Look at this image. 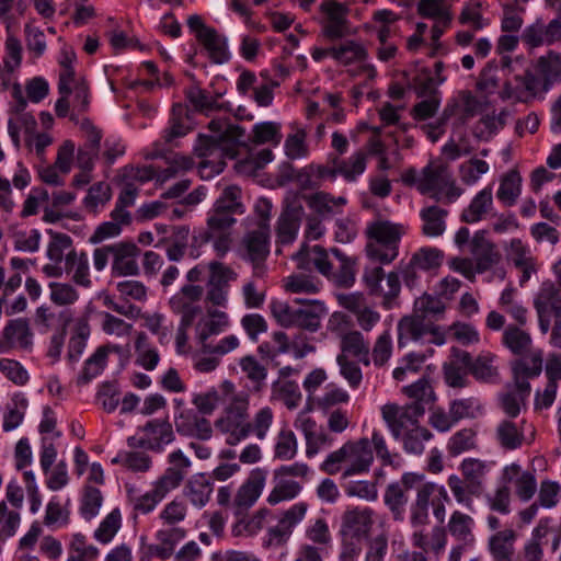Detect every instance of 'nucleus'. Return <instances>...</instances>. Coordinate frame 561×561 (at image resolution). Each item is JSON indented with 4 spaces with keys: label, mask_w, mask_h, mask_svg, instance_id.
<instances>
[{
    "label": "nucleus",
    "mask_w": 561,
    "mask_h": 561,
    "mask_svg": "<svg viewBox=\"0 0 561 561\" xmlns=\"http://www.w3.org/2000/svg\"><path fill=\"white\" fill-rule=\"evenodd\" d=\"M437 484L425 474L404 472L399 480L385 488L383 503L397 523L409 522L412 528H424L431 522V499Z\"/></svg>",
    "instance_id": "nucleus-1"
},
{
    "label": "nucleus",
    "mask_w": 561,
    "mask_h": 561,
    "mask_svg": "<svg viewBox=\"0 0 561 561\" xmlns=\"http://www.w3.org/2000/svg\"><path fill=\"white\" fill-rule=\"evenodd\" d=\"M405 232L407 228L402 224L389 220L369 222L365 231L369 240L366 244L367 256L381 264L393 262L399 254V243Z\"/></svg>",
    "instance_id": "nucleus-2"
},
{
    "label": "nucleus",
    "mask_w": 561,
    "mask_h": 561,
    "mask_svg": "<svg viewBox=\"0 0 561 561\" xmlns=\"http://www.w3.org/2000/svg\"><path fill=\"white\" fill-rule=\"evenodd\" d=\"M244 205L241 202V190L236 185L224 188L208 211L207 229L210 231H230L237 222V216L243 215Z\"/></svg>",
    "instance_id": "nucleus-3"
},
{
    "label": "nucleus",
    "mask_w": 561,
    "mask_h": 561,
    "mask_svg": "<svg viewBox=\"0 0 561 561\" xmlns=\"http://www.w3.org/2000/svg\"><path fill=\"white\" fill-rule=\"evenodd\" d=\"M249 397L234 396L225 409L224 414L215 422L218 431L227 435L228 445H237L250 436Z\"/></svg>",
    "instance_id": "nucleus-4"
},
{
    "label": "nucleus",
    "mask_w": 561,
    "mask_h": 561,
    "mask_svg": "<svg viewBox=\"0 0 561 561\" xmlns=\"http://www.w3.org/2000/svg\"><path fill=\"white\" fill-rule=\"evenodd\" d=\"M535 69L542 77L541 79L530 69H527L523 76L515 77V80L520 82L531 95L537 94L540 85L543 91H548L554 82L561 81V53L550 50L547 55L540 56Z\"/></svg>",
    "instance_id": "nucleus-5"
},
{
    "label": "nucleus",
    "mask_w": 561,
    "mask_h": 561,
    "mask_svg": "<svg viewBox=\"0 0 561 561\" xmlns=\"http://www.w3.org/2000/svg\"><path fill=\"white\" fill-rule=\"evenodd\" d=\"M187 26L198 43L206 49L211 62L221 65L229 61L230 54L227 38L220 35L216 28L206 25L201 15H190Z\"/></svg>",
    "instance_id": "nucleus-6"
},
{
    "label": "nucleus",
    "mask_w": 561,
    "mask_h": 561,
    "mask_svg": "<svg viewBox=\"0 0 561 561\" xmlns=\"http://www.w3.org/2000/svg\"><path fill=\"white\" fill-rule=\"evenodd\" d=\"M311 167L320 186L323 181H333L339 174L346 181L352 182L365 171L366 154L358 151L351 156L348 160H342L339 156L330 154L327 164H311Z\"/></svg>",
    "instance_id": "nucleus-7"
},
{
    "label": "nucleus",
    "mask_w": 561,
    "mask_h": 561,
    "mask_svg": "<svg viewBox=\"0 0 561 561\" xmlns=\"http://www.w3.org/2000/svg\"><path fill=\"white\" fill-rule=\"evenodd\" d=\"M267 476V469L261 467L254 468L237 490L232 499L231 510L239 522L244 520L249 510L261 496Z\"/></svg>",
    "instance_id": "nucleus-8"
},
{
    "label": "nucleus",
    "mask_w": 561,
    "mask_h": 561,
    "mask_svg": "<svg viewBox=\"0 0 561 561\" xmlns=\"http://www.w3.org/2000/svg\"><path fill=\"white\" fill-rule=\"evenodd\" d=\"M244 259L253 267V276L262 278L266 272V259L270 254V229L263 224L256 230L248 232L243 238Z\"/></svg>",
    "instance_id": "nucleus-9"
},
{
    "label": "nucleus",
    "mask_w": 561,
    "mask_h": 561,
    "mask_svg": "<svg viewBox=\"0 0 561 561\" xmlns=\"http://www.w3.org/2000/svg\"><path fill=\"white\" fill-rule=\"evenodd\" d=\"M560 289L551 280L541 284L539 291L534 299V308L537 312L539 329L547 334L550 329V319H561V295Z\"/></svg>",
    "instance_id": "nucleus-10"
},
{
    "label": "nucleus",
    "mask_w": 561,
    "mask_h": 561,
    "mask_svg": "<svg viewBox=\"0 0 561 561\" xmlns=\"http://www.w3.org/2000/svg\"><path fill=\"white\" fill-rule=\"evenodd\" d=\"M309 505L298 502L282 512L277 525L270 527L266 533V547H283L287 543L295 527L305 518Z\"/></svg>",
    "instance_id": "nucleus-11"
},
{
    "label": "nucleus",
    "mask_w": 561,
    "mask_h": 561,
    "mask_svg": "<svg viewBox=\"0 0 561 561\" xmlns=\"http://www.w3.org/2000/svg\"><path fill=\"white\" fill-rule=\"evenodd\" d=\"M320 11L324 14L321 32L327 39L336 41L348 34V9L345 5L335 0H324Z\"/></svg>",
    "instance_id": "nucleus-12"
},
{
    "label": "nucleus",
    "mask_w": 561,
    "mask_h": 561,
    "mask_svg": "<svg viewBox=\"0 0 561 561\" xmlns=\"http://www.w3.org/2000/svg\"><path fill=\"white\" fill-rule=\"evenodd\" d=\"M304 214V206L297 197L285 199L276 226L278 243L290 244L296 240Z\"/></svg>",
    "instance_id": "nucleus-13"
},
{
    "label": "nucleus",
    "mask_w": 561,
    "mask_h": 561,
    "mask_svg": "<svg viewBox=\"0 0 561 561\" xmlns=\"http://www.w3.org/2000/svg\"><path fill=\"white\" fill-rule=\"evenodd\" d=\"M557 12L558 16L547 25L537 20L534 24L526 26L520 36L522 42L531 48L561 42V2Z\"/></svg>",
    "instance_id": "nucleus-14"
},
{
    "label": "nucleus",
    "mask_w": 561,
    "mask_h": 561,
    "mask_svg": "<svg viewBox=\"0 0 561 561\" xmlns=\"http://www.w3.org/2000/svg\"><path fill=\"white\" fill-rule=\"evenodd\" d=\"M373 515V510L368 507H354L345 511L340 529L343 540L367 538L374 525Z\"/></svg>",
    "instance_id": "nucleus-15"
},
{
    "label": "nucleus",
    "mask_w": 561,
    "mask_h": 561,
    "mask_svg": "<svg viewBox=\"0 0 561 561\" xmlns=\"http://www.w3.org/2000/svg\"><path fill=\"white\" fill-rule=\"evenodd\" d=\"M470 252L476 263V272L482 274L497 265L502 259L496 245L486 238L485 230L477 231L470 241Z\"/></svg>",
    "instance_id": "nucleus-16"
},
{
    "label": "nucleus",
    "mask_w": 561,
    "mask_h": 561,
    "mask_svg": "<svg viewBox=\"0 0 561 561\" xmlns=\"http://www.w3.org/2000/svg\"><path fill=\"white\" fill-rule=\"evenodd\" d=\"M169 462L172 465L158 479L153 490L158 496L164 497L171 490L176 489L183 481L191 461L178 449L169 455Z\"/></svg>",
    "instance_id": "nucleus-17"
},
{
    "label": "nucleus",
    "mask_w": 561,
    "mask_h": 561,
    "mask_svg": "<svg viewBox=\"0 0 561 561\" xmlns=\"http://www.w3.org/2000/svg\"><path fill=\"white\" fill-rule=\"evenodd\" d=\"M470 353L458 347H451L449 360L443 365L444 380L448 387L466 388L469 386Z\"/></svg>",
    "instance_id": "nucleus-18"
},
{
    "label": "nucleus",
    "mask_w": 561,
    "mask_h": 561,
    "mask_svg": "<svg viewBox=\"0 0 561 561\" xmlns=\"http://www.w3.org/2000/svg\"><path fill=\"white\" fill-rule=\"evenodd\" d=\"M176 432L186 437L207 440L213 435L210 422L194 410H183L174 419Z\"/></svg>",
    "instance_id": "nucleus-19"
},
{
    "label": "nucleus",
    "mask_w": 561,
    "mask_h": 561,
    "mask_svg": "<svg viewBox=\"0 0 561 561\" xmlns=\"http://www.w3.org/2000/svg\"><path fill=\"white\" fill-rule=\"evenodd\" d=\"M298 306L296 324L309 332H317L321 327V318L327 314V308L320 300L299 299L293 300Z\"/></svg>",
    "instance_id": "nucleus-20"
},
{
    "label": "nucleus",
    "mask_w": 561,
    "mask_h": 561,
    "mask_svg": "<svg viewBox=\"0 0 561 561\" xmlns=\"http://www.w3.org/2000/svg\"><path fill=\"white\" fill-rule=\"evenodd\" d=\"M140 249L131 242H119L114 244V260L112 265L113 275L134 276L139 274L136 257Z\"/></svg>",
    "instance_id": "nucleus-21"
},
{
    "label": "nucleus",
    "mask_w": 561,
    "mask_h": 561,
    "mask_svg": "<svg viewBox=\"0 0 561 561\" xmlns=\"http://www.w3.org/2000/svg\"><path fill=\"white\" fill-rule=\"evenodd\" d=\"M347 445H351V450H347V461H350V465L344 470L343 477L346 478L354 474L367 472L374 460V455L370 448L369 439L363 437L357 442H347Z\"/></svg>",
    "instance_id": "nucleus-22"
},
{
    "label": "nucleus",
    "mask_w": 561,
    "mask_h": 561,
    "mask_svg": "<svg viewBox=\"0 0 561 561\" xmlns=\"http://www.w3.org/2000/svg\"><path fill=\"white\" fill-rule=\"evenodd\" d=\"M431 320H424L412 313L404 316L398 322V346L405 347L410 342H419L428 334Z\"/></svg>",
    "instance_id": "nucleus-23"
},
{
    "label": "nucleus",
    "mask_w": 561,
    "mask_h": 561,
    "mask_svg": "<svg viewBox=\"0 0 561 561\" xmlns=\"http://www.w3.org/2000/svg\"><path fill=\"white\" fill-rule=\"evenodd\" d=\"M448 170L443 164L428 163L422 169L421 178L417 182V190L421 194L433 193V197L438 201V194L448 183Z\"/></svg>",
    "instance_id": "nucleus-24"
},
{
    "label": "nucleus",
    "mask_w": 561,
    "mask_h": 561,
    "mask_svg": "<svg viewBox=\"0 0 561 561\" xmlns=\"http://www.w3.org/2000/svg\"><path fill=\"white\" fill-rule=\"evenodd\" d=\"M297 261L298 268L310 271L313 266L324 276H329L331 273V263L328 257L325 249L321 245H314L312 249H308L306 244L294 255Z\"/></svg>",
    "instance_id": "nucleus-25"
},
{
    "label": "nucleus",
    "mask_w": 561,
    "mask_h": 561,
    "mask_svg": "<svg viewBox=\"0 0 561 561\" xmlns=\"http://www.w3.org/2000/svg\"><path fill=\"white\" fill-rule=\"evenodd\" d=\"M517 534L514 529L497 530L488 540V549L494 561H512Z\"/></svg>",
    "instance_id": "nucleus-26"
},
{
    "label": "nucleus",
    "mask_w": 561,
    "mask_h": 561,
    "mask_svg": "<svg viewBox=\"0 0 561 561\" xmlns=\"http://www.w3.org/2000/svg\"><path fill=\"white\" fill-rule=\"evenodd\" d=\"M214 490V484L205 473H196L192 476L183 490L184 495L196 507H204L210 499Z\"/></svg>",
    "instance_id": "nucleus-27"
},
{
    "label": "nucleus",
    "mask_w": 561,
    "mask_h": 561,
    "mask_svg": "<svg viewBox=\"0 0 561 561\" xmlns=\"http://www.w3.org/2000/svg\"><path fill=\"white\" fill-rule=\"evenodd\" d=\"M191 111L186 105L182 103L173 104L169 119L170 126L164 130L163 135L165 142H171L175 138L185 136L191 130Z\"/></svg>",
    "instance_id": "nucleus-28"
},
{
    "label": "nucleus",
    "mask_w": 561,
    "mask_h": 561,
    "mask_svg": "<svg viewBox=\"0 0 561 561\" xmlns=\"http://www.w3.org/2000/svg\"><path fill=\"white\" fill-rule=\"evenodd\" d=\"M194 153L199 158L210 157L219 153L221 157L234 159L238 151L234 148L225 146L220 136H207L199 134L194 146Z\"/></svg>",
    "instance_id": "nucleus-29"
},
{
    "label": "nucleus",
    "mask_w": 561,
    "mask_h": 561,
    "mask_svg": "<svg viewBox=\"0 0 561 561\" xmlns=\"http://www.w3.org/2000/svg\"><path fill=\"white\" fill-rule=\"evenodd\" d=\"M495 358L496 356L490 352H482L474 359L470 355L469 374L478 381H495L499 377L497 367L494 365Z\"/></svg>",
    "instance_id": "nucleus-30"
},
{
    "label": "nucleus",
    "mask_w": 561,
    "mask_h": 561,
    "mask_svg": "<svg viewBox=\"0 0 561 561\" xmlns=\"http://www.w3.org/2000/svg\"><path fill=\"white\" fill-rule=\"evenodd\" d=\"M493 204L492 188L485 187L480 191L471 201L469 206L461 213L460 219L466 224L480 221L491 209Z\"/></svg>",
    "instance_id": "nucleus-31"
},
{
    "label": "nucleus",
    "mask_w": 561,
    "mask_h": 561,
    "mask_svg": "<svg viewBox=\"0 0 561 561\" xmlns=\"http://www.w3.org/2000/svg\"><path fill=\"white\" fill-rule=\"evenodd\" d=\"M502 343L514 355H524L530 350L533 340L528 332L518 325L510 324L504 329Z\"/></svg>",
    "instance_id": "nucleus-32"
},
{
    "label": "nucleus",
    "mask_w": 561,
    "mask_h": 561,
    "mask_svg": "<svg viewBox=\"0 0 561 561\" xmlns=\"http://www.w3.org/2000/svg\"><path fill=\"white\" fill-rule=\"evenodd\" d=\"M341 348L343 353L358 358L364 365H369V342L359 331L344 333L341 337Z\"/></svg>",
    "instance_id": "nucleus-33"
},
{
    "label": "nucleus",
    "mask_w": 561,
    "mask_h": 561,
    "mask_svg": "<svg viewBox=\"0 0 561 561\" xmlns=\"http://www.w3.org/2000/svg\"><path fill=\"white\" fill-rule=\"evenodd\" d=\"M5 341L10 346L27 348L31 344L32 333L26 319L9 321L3 330Z\"/></svg>",
    "instance_id": "nucleus-34"
},
{
    "label": "nucleus",
    "mask_w": 561,
    "mask_h": 561,
    "mask_svg": "<svg viewBox=\"0 0 561 561\" xmlns=\"http://www.w3.org/2000/svg\"><path fill=\"white\" fill-rule=\"evenodd\" d=\"M522 191V176L515 169L508 171L501 180L496 197L505 206H513Z\"/></svg>",
    "instance_id": "nucleus-35"
},
{
    "label": "nucleus",
    "mask_w": 561,
    "mask_h": 561,
    "mask_svg": "<svg viewBox=\"0 0 561 561\" xmlns=\"http://www.w3.org/2000/svg\"><path fill=\"white\" fill-rule=\"evenodd\" d=\"M461 471L466 480V488L469 494L480 495L482 491V479L485 473V465L478 459H465L461 463Z\"/></svg>",
    "instance_id": "nucleus-36"
},
{
    "label": "nucleus",
    "mask_w": 561,
    "mask_h": 561,
    "mask_svg": "<svg viewBox=\"0 0 561 561\" xmlns=\"http://www.w3.org/2000/svg\"><path fill=\"white\" fill-rule=\"evenodd\" d=\"M448 215L446 209L438 206H430L421 210L423 220L422 232L427 237H438L445 231V217Z\"/></svg>",
    "instance_id": "nucleus-37"
},
{
    "label": "nucleus",
    "mask_w": 561,
    "mask_h": 561,
    "mask_svg": "<svg viewBox=\"0 0 561 561\" xmlns=\"http://www.w3.org/2000/svg\"><path fill=\"white\" fill-rule=\"evenodd\" d=\"M108 351V346H100L95 353L85 360L84 367L77 379L78 386L89 383L93 378L99 376L104 370L107 362Z\"/></svg>",
    "instance_id": "nucleus-38"
},
{
    "label": "nucleus",
    "mask_w": 561,
    "mask_h": 561,
    "mask_svg": "<svg viewBox=\"0 0 561 561\" xmlns=\"http://www.w3.org/2000/svg\"><path fill=\"white\" fill-rule=\"evenodd\" d=\"M446 310L445 304L440 298L424 293L414 301L413 313L424 320H438Z\"/></svg>",
    "instance_id": "nucleus-39"
},
{
    "label": "nucleus",
    "mask_w": 561,
    "mask_h": 561,
    "mask_svg": "<svg viewBox=\"0 0 561 561\" xmlns=\"http://www.w3.org/2000/svg\"><path fill=\"white\" fill-rule=\"evenodd\" d=\"M367 57L368 53L366 48L353 39L345 41L334 46V60L343 66L364 61Z\"/></svg>",
    "instance_id": "nucleus-40"
},
{
    "label": "nucleus",
    "mask_w": 561,
    "mask_h": 561,
    "mask_svg": "<svg viewBox=\"0 0 561 561\" xmlns=\"http://www.w3.org/2000/svg\"><path fill=\"white\" fill-rule=\"evenodd\" d=\"M433 434L423 426L416 425L401 433L403 449L408 454L421 455L424 451V442L430 440Z\"/></svg>",
    "instance_id": "nucleus-41"
},
{
    "label": "nucleus",
    "mask_w": 561,
    "mask_h": 561,
    "mask_svg": "<svg viewBox=\"0 0 561 561\" xmlns=\"http://www.w3.org/2000/svg\"><path fill=\"white\" fill-rule=\"evenodd\" d=\"M496 439L506 450L519 448L525 439L524 433L511 421H502L496 428Z\"/></svg>",
    "instance_id": "nucleus-42"
},
{
    "label": "nucleus",
    "mask_w": 561,
    "mask_h": 561,
    "mask_svg": "<svg viewBox=\"0 0 561 561\" xmlns=\"http://www.w3.org/2000/svg\"><path fill=\"white\" fill-rule=\"evenodd\" d=\"M316 423L311 419H307L302 423L305 437L307 440V456L311 457L318 453L322 446H330L333 443V438L324 431L314 432Z\"/></svg>",
    "instance_id": "nucleus-43"
},
{
    "label": "nucleus",
    "mask_w": 561,
    "mask_h": 561,
    "mask_svg": "<svg viewBox=\"0 0 561 561\" xmlns=\"http://www.w3.org/2000/svg\"><path fill=\"white\" fill-rule=\"evenodd\" d=\"M499 65L495 60H490L480 71L477 83L476 91L483 96H489L493 94L499 88L500 80L496 76Z\"/></svg>",
    "instance_id": "nucleus-44"
},
{
    "label": "nucleus",
    "mask_w": 561,
    "mask_h": 561,
    "mask_svg": "<svg viewBox=\"0 0 561 561\" xmlns=\"http://www.w3.org/2000/svg\"><path fill=\"white\" fill-rule=\"evenodd\" d=\"M220 96V93L216 94V96H211L207 91L201 89L198 85H192L185 91V98L193 105L196 112H207L220 108L217 104V99Z\"/></svg>",
    "instance_id": "nucleus-45"
},
{
    "label": "nucleus",
    "mask_w": 561,
    "mask_h": 561,
    "mask_svg": "<svg viewBox=\"0 0 561 561\" xmlns=\"http://www.w3.org/2000/svg\"><path fill=\"white\" fill-rule=\"evenodd\" d=\"M239 365L248 379L253 382L254 389L256 391H261L265 386V379L267 377L266 367L261 365L259 360L252 355L242 357Z\"/></svg>",
    "instance_id": "nucleus-46"
},
{
    "label": "nucleus",
    "mask_w": 561,
    "mask_h": 561,
    "mask_svg": "<svg viewBox=\"0 0 561 561\" xmlns=\"http://www.w3.org/2000/svg\"><path fill=\"white\" fill-rule=\"evenodd\" d=\"M211 240H214V249L217 254L224 256L230 249L231 232L204 230L194 236V242L199 247Z\"/></svg>",
    "instance_id": "nucleus-47"
},
{
    "label": "nucleus",
    "mask_w": 561,
    "mask_h": 561,
    "mask_svg": "<svg viewBox=\"0 0 561 561\" xmlns=\"http://www.w3.org/2000/svg\"><path fill=\"white\" fill-rule=\"evenodd\" d=\"M209 279L207 286H214L228 290L229 283L237 279V273L221 262L211 261L208 264Z\"/></svg>",
    "instance_id": "nucleus-48"
},
{
    "label": "nucleus",
    "mask_w": 561,
    "mask_h": 561,
    "mask_svg": "<svg viewBox=\"0 0 561 561\" xmlns=\"http://www.w3.org/2000/svg\"><path fill=\"white\" fill-rule=\"evenodd\" d=\"M144 431L152 436L150 437L151 443L159 445V451L162 450L163 445L170 444L174 439L172 425L168 421L151 420L146 423Z\"/></svg>",
    "instance_id": "nucleus-49"
},
{
    "label": "nucleus",
    "mask_w": 561,
    "mask_h": 561,
    "mask_svg": "<svg viewBox=\"0 0 561 561\" xmlns=\"http://www.w3.org/2000/svg\"><path fill=\"white\" fill-rule=\"evenodd\" d=\"M168 167L160 170L157 175V181L164 183L170 179L175 178L180 172L188 171L194 167V161L187 156L180 153L173 154L167 160Z\"/></svg>",
    "instance_id": "nucleus-50"
},
{
    "label": "nucleus",
    "mask_w": 561,
    "mask_h": 561,
    "mask_svg": "<svg viewBox=\"0 0 561 561\" xmlns=\"http://www.w3.org/2000/svg\"><path fill=\"white\" fill-rule=\"evenodd\" d=\"M472 523L473 520L469 515L456 511L449 519L448 530L457 540L467 542L472 538Z\"/></svg>",
    "instance_id": "nucleus-51"
},
{
    "label": "nucleus",
    "mask_w": 561,
    "mask_h": 561,
    "mask_svg": "<svg viewBox=\"0 0 561 561\" xmlns=\"http://www.w3.org/2000/svg\"><path fill=\"white\" fill-rule=\"evenodd\" d=\"M300 491L301 485L297 481L280 480L273 488L266 501L270 505H277L280 502L293 500Z\"/></svg>",
    "instance_id": "nucleus-52"
},
{
    "label": "nucleus",
    "mask_w": 561,
    "mask_h": 561,
    "mask_svg": "<svg viewBox=\"0 0 561 561\" xmlns=\"http://www.w3.org/2000/svg\"><path fill=\"white\" fill-rule=\"evenodd\" d=\"M297 454V439L293 431L280 430L275 444L274 456L280 460H290Z\"/></svg>",
    "instance_id": "nucleus-53"
},
{
    "label": "nucleus",
    "mask_w": 561,
    "mask_h": 561,
    "mask_svg": "<svg viewBox=\"0 0 561 561\" xmlns=\"http://www.w3.org/2000/svg\"><path fill=\"white\" fill-rule=\"evenodd\" d=\"M121 512L113 510L94 531V538L101 543H108L121 528Z\"/></svg>",
    "instance_id": "nucleus-54"
},
{
    "label": "nucleus",
    "mask_w": 561,
    "mask_h": 561,
    "mask_svg": "<svg viewBox=\"0 0 561 561\" xmlns=\"http://www.w3.org/2000/svg\"><path fill=\"white\" fill-rule=\"evenodd\" d=\"M446 0H420L417 3V13L424 19H440L444 22H451V14L445 5Z\"/></svg>",
    "instance_id": "nucleus-55"
},
{
    "label": "nucleus",
    "mask_w": 561,
    "mask_h": 561,
    "mask_svg": "<svg viewBox=\"0 0 561 561\" xmlns=\"http://www.w3.org/2000/svg\"><path fill=\"white\" fill-rule=\"evenodd\" d=\"M47 232L51 238L47 248V257L55 263H61L64 252L72 245V240L68 234L56 232L51 229Z\"/></svg>",
    "instance_id": "nucleus-56"
},
{
    "label": "nucleus",
    "mask_w": 561,
    "mask_h": 561,
    "mask_svg": "<svg viewBox=\"0 0 561 561\" xmlns=\"http://www.w3.org/2000/svg\"><path fill=\"white\" fill-rule=\"evenodd\" d=\"M12 239L16 251L33 253L39 249L41 232L37 229H32L28 232L15 230L12 232Z\"/></svg>",
    "instance_id": "nucleus-57"
},
{
    "label": "nucleus",
    "mask_w": 561,
    "mask_h": 561,
    "mask_svg": "<svg viewBox=\"0 0 561 561\" xmlns=\"http://www.w3.org/2000/svg\"><path fill=\"white\" fill-rule=\"evenodd\" d=\"M288 302L273 300L270 305L272 316L278 324L284 328H291L296 324V314L298 307Z\"/></svg>",
    "instance_id": "nucleus-58"
},
{
    "label": "nucleus",
    "mask_w": 561,
    "mask_h": 561,
    "mask_svg": "<svg viewBox=\"0 0 561 561\" xmlns=\"http://www.w3.org/2000/svg\"><path fill=\"white\" fill-rule=\"evenodd\" d=\"M476 432L471 428H462L456 432L449 439L448 451L451 456L460 455L474 447Z\"/></svg>",
    "instance_id": "nucleus-59"
},
{
    "label": "nucleus",
    "mask_w": 561,
    "mask_h": 561,
    "mask_svg": "<svg viewBox=\"0 0 561 561\" xmlns=\"http://www.w3.org/2000/svg\"><path fill=\"white\" fill-rule=\"evenodd\" d=\"M274 414L270 407L260 409L252 421L249 420L250 434L253 433L257 439H264L273 423Z\"/></svg>",
    "instance_id": "nucleus-60"
},
{
    "label": "nucleus",
    "mask_w": 561,
    "mask_h": 561,
    "mask_svg": "<svg viewBox=\"0 0 561 561\" xmlns=\"http://www.w3.org/2000/svg\"><path fill=\"white\" fill-rule=\"evenodd\" d=\"M279 124L273 122H264L254 125L253 136L251 141L255 145H261L270 141L278 144L282 135L279 133Z\"/></svg>",
    "instance_id": "nucleus-61"
},
{
    "label": "nucleus",
    "mask_w": 561,
    "mask_h": 561,
    "mask_svg": "<svg viewBox=\"0 0 561 561\" xmlns=\"http://www.w3.org/2000/svg\"><path fill=\"white\" fill-rule=\"evenodd\" d=\"M111 198V187L105 182L93 184L84 198V205L88 209L95 213L100 205H104Z\"/></svg>",
    "instance_id": "nucleus-62"
},
{
    "label": "nucleus",
    "mask_w": 561,
    "mask_h": 561,
    "mask_svg": "<svg viewBox=\"0 0 561 561\" xmlns=\"http://www.w3.org/2000/svg\"><path fill=\"white\" fill-rule=\"evenodd\" d=\"M103 496L99 489L94 486H85L81 503V514L85 519L94 517L102 505Z\"/></svg>",
    "instance_id": "nucleus-63"
},
{
    "label": "nucleus",
    "mask_w": 561,
    "mask_h": 561,
    "mask_svg": "<svg viewBox=\"0 0 561 561\" xmlns=\"http://www.w3.org/2000/svg\"><path fill=\"white\" fill-rule=\"evenodd\" d=\"M50 300L57 306H66L76 302L79 298L78 291L70 284L50 283Z\"/></svg>",
    "instance_id": "nucleus-64"
}]
</instances>
